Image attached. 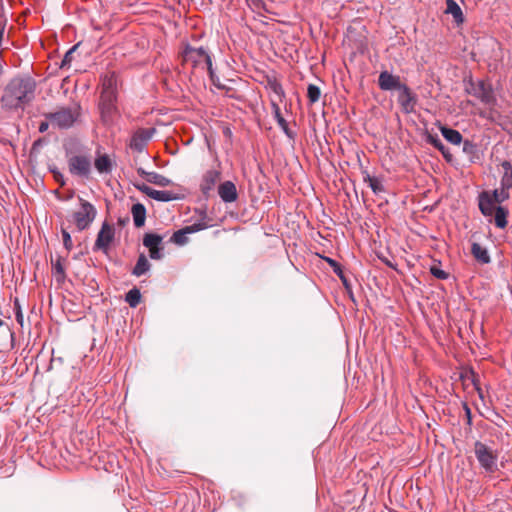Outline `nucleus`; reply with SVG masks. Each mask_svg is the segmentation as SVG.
<instances>
[{
    "mask_svg": "<svg viewBox=\"0 0 512 512\" xmlns=\"http://www.w3.org/2000/svg\"><path fill=\"white\" fill-rule=\"evenodd\" d=\"M49 128V122L48 121H42L40 124H39V127H38V131L40 133H44L48 130Z\"/></svg>",
    "mask_w": 512,
    "mask_h": 512,
    "instance_id": "52",
    "label": "nucleus"
},
{
    "mask_svg": "<svg viewBox=\"0 0 512 512\" xmlns=\"http://www.w3.org/2000/svg\"><path fill=\"white\" fill-rule=\"evenodd\" d=\"M68 168L71 175L88 179L91 174V160L86 155H73L68 158Z\"/></svg>",
    "mask_w": 512,
    "mask_h": 512,
    "instance_id": "7",
    "label": "nucleus"
},
{
    "mask_svg": "<svg viewBox=\"0 0 512 512\" xmlns=\"http://www.w3.org/2000/svg\"><path fill=\"white\" fill-rule=\"evenodd\" d=\"M53 270L56 273V279L58 282H62L65 279V269L62 265L60 259H58L55 263H52Z\"/></svg>",
    "mask_w": 512,
    "mask_h": 512,
    "instance_id": "39",
    "label": "nucleus"
},
{
    "mask_svg": "<svg viewBox=\"0 0 512 512\" xmlns=\"http://www.w3.org/2000/svg\"><path fill=\"white\" fill-rule=\"evenodd\" d=\"M211 219L207 216L206 212H203V217H201L196 222L192 223L191 225H187L189 232L191 234L205 230L207 228H210L212 224L210 223Z\"/></svg>",
    "mask_w": 512,
    "mask_h": 512,
    "instance_id": "28",
    "label": "nucleus"
},
{
    "mask_svg": "<svg viewBox=\"0 0 512 512\" xmlns=\"http://www.w3.org/2000/svg\"><path fill=\"white\" fill-rule=\"evenodd\" d=\"M188 234H191V233L189 232L188 228L185 226L182 229H179L173 233V235L170 238V242L182 246L188 242V238H187Z\"/></svg>",
    "mask_w": 512,
    "mask_h": 512,
    "instance_id": "31",
    "label": "nucleus"
},
{
    "mask_svg": "<svg viewBox=\"0 0 512 512\" xmlns=\"http://www.w3.org/2000/svg\"><path fill=\"white\" fill-rule=\"evenodd\" d=\"M37 83L29 75L12 78L4 88L1 106L6 111L24 110L35 99Z\"/></svg>",
    "mask_w": 512,
    "mask_h": 512,
    "instance_id": "1",
    "label": "nucleus"
},
{
    "mask_svg": "<svg viewBox=\"0 0 512 512\" xmlns=\"http://www.w3.org/2000/svg\"><path fill=\"white\" fill-rule=\"evenodd\" d=\"M278 102L279 101L277 98L271 99V107H272V112H273L274 116H278L279 114H281V110H280Z\"/></svg>",
    "mask_w": 512,
    "mask_h": 512,
    "instance_id": "51",
    "label": "nucleus"
},
{
    "mask_svg": "<svg viewBox=\"0 0 512 512\" xmlns=\"http://www.w3.org/2000/svg\"><path fill=\"white\" fill-rule=\"evenodd\" d=\"M496 416H497V422H500L501 421H505L504 418L502 416H500L498 413H496Z\"/></svg>",
    "mask_w": 512,
    "mask_h": 512,
    "instance_id": "60",
    "label": "nucleus"
},
{
    "mask_svg": "<svg viewBox=\"0 0 512 512\" xmlns=\"http://www.w3.org/2000/svg\"><path fill=\"white\" fill-rule=\"evenodd\" d=\"M472 382H473V384H474V386H475L476 390H477V391H478V393H479V398H481V399H482V398H483V395H482L481 389L478 387V385H477V383H476V381H475L474 379L472 380Z\"/></svg>",
    "mask_w": 512,
    "mask_h": 512,
    "instance_id": "58",
    "label": "nucleus"
},
{
    "mask_svg": "<svg viewBox=\"0 0 512 512\" xmlns=\"http://www.w3.org/2000/svg\"><path fill=\"white\" fill-rule=\"evenodd\" d=\"M114 228L107 222L102 223L101 229L97 234L96 241L93 246V251L107 252L111 242L114 240Z\"/></svg>",
    "mask_w": 512,
    "mask_h": 512,
    "instance_id": "8",
    "label": "nucleus"
},
{
    "mask_svg": "<svg viewBox=\"0 0 512 512\" xmlns=\"http://www.w3.org/2000/svg\"><path fill=\"white\" fill-rule=\"evenodd\" d=\"M324 260L332 268L333 272L339 277V279L341 280V282L344 285V287L346 289H350V287H351L350 281L346 277L342 265L338 261H336L335 259H332L330 257H324Z\"/></svg>",
    "mask_w": 512,
    "mask_h": 512,
    "instance_id": "22",
    "label": "nucleus"
},
{
    "mask_svg": "<svg viewBox=\"0 0 512 512\" xmlns=\"http://www.w3.org/2000/svg\"><path fill=\"white\" fill-rule=\"evenodd\" d=\"M79 202L80 210L74 212L72 217L78 231H83L91 226L97 216V210L92 203L84 200L83 198H79Z\"/></svg>",
    "mask_w": 512,
    "mask_h": 512,
    "instance_id": "4",
    "label": "nucleus"
},
{
    "mask_svg": "<svg viewBox=\"0 0 512 512\" xmlns=\"http://www.w3.org/2000/svg\"><path fill=\"white\" fill-rule=\"evenodd\" d=\"M249 7L253 9H260L263 7L264 3L262 0H246Z\"/></svg>",
    "mask_w": 512,
    "mask_h": 512,
    "instance_id": "50",
    "label": "nucleus"
},
{
    "mask_svg": "<svg viewBox=\"0 0 512 512\" xmlns=\"http://www.w3.org/2000/svg\"><path fill=\"white\" fill-rule=\"evenodd\" d=\"M0 332L4 335H9L11 337V340H14V333L10 330L9 326L0 319Z\"/></svg>",
    "mask_w": 512,
    "mask_h": 512,
    "instance_id": "48",
    "label": "nucleus"
},
{
    "mask_svg": "<svg viewBox=\"0 0 512 512\" xmlns=\"http://www.w3.org/2000/svg\"><path fill=\"white\" fill-rule=\"evenodd\" d=\"M131 214L136 228H141L145 225L147 210L144 204L140 202L133 204Z\"/></svg>",
    "mask_w": 512,
    "mask_h": 512,
    "instance_id": "19",
    "label": "nucleus"
},
{
    "mask_svg": "<svg viewBox=\"0 0 512 512\" xmlns=\"http://www.w3.org/2000/svg\"><path fill=\"white\" fill-rule=\"evenodd\" d=\"M61 233H62V238H63V245H64L65 249L70 251L73 248V243H72L71 235L65 229H62Z\"/></svg>",
    "mask_w": 512,
    "mask_h": 512,
    "instance_id": "44",
    "label": "nucleus"
},
{
    "mask_svg": "<svg viewBox=\"0 0 512 512\" xmlns=\"http://www.w3.org/2000/svg\"><path fill=\"white\" fill-rule=\"evenodd\" d=\"M362 176L363 181L368 183L369 187L375 195H380L386 191L382 179L379 177L371 176L367 169H362Z\"/></svg>",
    "mask_w": 512,
    "mask_h": 512,
    "instance_id": "18",
    "label": "nucleus"
},
{
    "mask_svg": "<svg viewBox=\"0 0 512 512\" xmlns=\"http://www.w3.org/2000/svg\"><path fill=\"white\" fill-rule=\"evenodd\" d=\"M471 254L474 259L482 265L491 263V257L488 249L477 242H473L471 244Z\"/></svg>",
    "mask_w": 512,
    "mask_h": 512,
    "instance_id": "17",
    "label": "nucleus"
},
{
    "mask_svg": "<svg viewBox=\"0 0 512 512\" xmlns=\"http://www.w3.org/2000/svg\"><path fill=\"white\" fill-rule=\"evenodd\" d=\"M94 165L100 174H109L113 169V163L107 154L99 155L95 159Z\"/></svg>",
    "mask_w": 512,
    "mask_h": 512,
    "instance_id": "24",
    "label": "nucleus"
},
{
    "mask_svg": "<svg viewBox=\"0 0 512 512\" xmlns=\"http://www.w3.org/2000/svg\"><path fill=\"white\" fill-rule=\"evenodd\" d=\"M125 301L130 307L135 308L141 301V292L137 287H133L125 294Z\"/></svg>",
    "mask_w": 512,
    "mask_h": 512,
    "instance_id": "32",
    "label": "nucleus"
},
{
    "mask_svg": "<svg viewBox=\"0 0 512 512\" xmlns=\"http://www.w3.org/2000/svg\"><path fill=\"white\" fill-rule=\"evenodd\" d=\"M267 82L269 90L275 95L278 101L282 102L283 98L285 97V92L283 90L281 83L277 81L275 78L268 79Z\"/></svg>",
    "mask_w": 512,
    "mask_h": 512,
    "instance_id": "33",
    "label": "nucleus"
},
{
    "mask_svg": "<svg viewBox=\"0 0 512 512\" xmlns=\"http://www.w3.org/2000/svg\"><path fill=\"white\" fill-rule=\"evenodd\" d=\"M129 222V217H119L117 220L118 225L125 226Z\"/></svg>",
    "mask_w": 512,
    "mask_h": 512,
    "instance_id": "54",
    "label": "nucleus"
},
{
    "mask_svg": "<svg viewBox=\"0 0 512 512\" xmlns=\"http://www.w3.org/2000/svg\"><path fill=\"white\" fill-rule=\"evenodd\" d=\"M398 103L402 107L403 111L405 113H410L414 111V107L417 103V95L411 91V89L404 84L401 86V88L398 90Z\"/></svg>",
    "mask_w": 512,
    "mask_h": 512,
    "instance_id": "11",
    "label": "nucleus"
},
{
    "mask_svg": "<svg viewBox=\"0 0 512 512\" xmlns=\"http://www.w3.org/2000/svg\"><path fill=\"white\" fill-rule=\"evenodd\" d=\"M14 311H15V318L18 324L23 326L24 323V316L21 310V305L18 301V299H15L14 301Z\"/></svg>",
    "mask_w": 512,
    "mask_h": 512,
    "instance_id": "42",
    "label": "nucleus"
},
{
    "mask_svg": "<svg viewBox=\"0 0 512 512\" xmlns=\"http://www.w3.org/2000/svg\"><path fill=\"white\" fill-rule=\"evenodd\" d=\"M463 410L465 412L467 425L472 426V411L466 402L463 403Z\"/></svg>",
    "mask_w": 512,
    "mask_h": 512,
    "instance_id": "49",
    "label": "nucleus"
},
{
    "mask_svg": "<svg viewBox=\"0 0 512 512\" xmlns=\"http://www.w3.org/2000/svg\"><path fill=\"white\" fill-rule=\"evenodd\" d=\"M134 187L139 190L140 192L146 194L148 197H150L151 192L153 191V188L146 185L145 183H135Z\"/></svg>",
    "mask_w": 512,
    "mask_h": 512,
    "instance_id": "45",
    "label": "nucleus"
},
{
    "mask_svg": "<svg viewBox=\"0 0 512 512\" xmlns=\"http://www.w3.org/2000/svg\"><path fill=\"white\" fill-rule=\"evenodd\" d=\"M321 96V89L315 84H309L307 87V98L310 104H315L319 101Z\"/></svg>",
    "mask_w": 512,
    "mask_h": 512,
    "instance_id": "37",
    "label": "nucleus"
},
{
    "mask_svg": "<svg viewBox=\"0 0 512 512\" xmlns=\"http://www.w3.org/2000/svg\"><path fill=\"white\" fill-rule=\"evenodd\" d=\"M220 176L221 172L216 169H210L204 173L200 184V190L206 198L210 195V192L220 179Z\"/></svg>",
    "mask_w": 512,
    "mask_h": 512,
    "instance_id": "13",
    "label": "nucleus"
},
{
    "mask_svg": "<svg viewBox=\"0 0 512 512\" xmlns=\"http://www.w3.org/2000/svg\"><path fill=\"white\" fill-rule=\"evenodd\" d=\"M493 214H494L495 226L499 229H505L508 224V220H507L508 215H509L508 208H506L502 205H498L495 208V211L493 212Z\"/></svg>",
    "mask_w": 512,
    "mask_h": 512,
    "instance_id": "23",
    "label": "nucleus"
},
{
    "mask_svg": "<svg viewBox=\"0 0 512 512\" xmlns=\"http://www.w3.org/2000/svg\"><path fill=\"white\" fill-rule=\"evenodd\" d=\"M49 171L53 174L54 178L60 182L61 185L65 184L64 177L56 166L50 167Z\"/></svg>",
    "mask_w": 512,
    "mask_h": 512,
    "instance_id": "46",
    "label": "nucleus"
},
{
    "mask_svg": "<svg viewBox=\"0 0 512 512\" xmlns=\"http://www.w3.org/2000/svg\"><path fill=\"white\" fill-rule=\"evenodd\" d=\"M7 24V17L4 13V5L2 2H0V30L5 31Z\"/></svg>",
    "mask_w": 512,
    "mask_h": 512,
    "instance_id": "47",
    "label": "nucleus"
},
{
    "mask_svg": "<svg viewBox=\"0 0 512 512\" xmlns=\"http://www.w3.org/2000/svg\"><path fill=\"white\" fill-rule=\"evenodd\" d=\"M430 273L432 276L439 280H446L449 277V273L441 269L439 266L433 265L430 267Z\"/></svg>",
    "mask_w": 512,
    "mask_h": 512,
    "instance_id": "40",
    "label": "nucleus"
},
{
    "mask_svg": "<svg viewBox=\"0 0 512 512\" xmlns=\"http://www.w3.org/2000/svg\"><path fill=\"white\" fill-rule=\"evenodd\" d=\"M501 187L504 188H512V170L508 172H504L502 178L500 180Z\"/></svg>",
    "mask_w": 512,
    "mask_h": 512,
    "instance_id": "41",
    "label": "nucleus"
},
{
    "mask_svg": "<svg viewBox=\"0 0 512 512\" xmlns=\"http://www.w3.org/2000/svg\"><path fill=\"white\" fill-rule=\"evenodd\" d=\"M156 133V129L152 128H139L131 137L129 147L138 153L143 152L149 140Z\"/></svg>",
    "mask_w": 512,
    "mask_h": 512,
    "instance_id": "9",
    "label": "nucleus"
},
{
    "mask_svg": "<svg viewBox=\"0 0 512 512\" xmlns=\"http://www.w3.org/2000/svg\"><path fill=\"white\" fill-rule=\"evenodd\" d=\"M474 454L479 467L486 474H493L498 471V452L485 443L477 440L474 443Z\"/></svg>",
    "mask_w": 512,
    "mask_h": 512,
    "instance_id": "3",
    "label": "nucleus"
},
{
    "mask_svg": "<svg viewBox=\"0 0 512 512\" xmlns=\"http://www.w3.org/2000/svg\"><path fill=\"white\" fill-rule=\"evenodd\" d=\"M404 83L401 82L400 77L393 75L387 70L380 72L378 77V86L383 91L399 90Z\"/></svg>",
    "mask_w": 512,
    "mask_h": 512,
    "instance_id": "12",
    "label": "nucleus"
},
{
    "mask_svg": "<svg viewBox=\"0 0 512 512\" xmlns=\"http://www.w3.org/2000/svg\"><path fill=\"white\" fill-rule=\"evenodd\" d=\"M224 90L226 91L228 97L236 98L233 94H229V92L233 90L231 87H228V86L225 85V89Z\"/></svg>",
    "mask_w": 512,
    "mask_h": 512,
    "instance_id": "57",
    "label": "nucleus"
},
{
    "mask_svg": "<svg viewBox=\"0 0 512 512\" xmlns=\"http://www.w3.org/2000/svg\"><path fill=\"white\" fill-rule=\"evenodd\" d=\"M163 239L164 236L157 233H145L143 237V245L150 250L161 246Z\"/></svg>",
    "mask_w": 512,
    "mask_h": 512,
    "instance_id": "29",
    "label": "nucleus"
},
{
    "mask_svg": "<svg viewBox=\"0 0 512 512\" xmlns=\"http://www.w3.org/2000/svg\"><path fill=\"white\" fill-rule=\"evenodd\" d=\"M137 173L145 178L147 182L155 184L160 187H167L173 184L172 180L157 173V172H148L144 168H137Z\"/></svg>",
    "mask_w": 512,
    "mask_h": 512,
    "instance_id": "14",
    "label": "nucleus"
},
{
    "mask_svg": "<svg viewBox=\"0 0 512 512\" xmlns=\"http://www.w3.org/2000/svg\"><path fill=\"white\" fill-rule=\"evenodd\" d=\"M149 257L153 260H160L164 257V247L159 246L149 250Z\"/></svg>",
    "mask_w": 512,
    "mask_h": 512,
    "instance_id": "43",
    "label": "nucleus"
},
{
    "mask_svg": "<svg viewBox=\"0 0 512 512\" xmlns=\"http://www.w3.org/2000/svg\"><path fill=\"white\" fill-rule=\"evenodd\" d=\"M218 194L224 203H231L237 200L238 193L232 181H225L218 187Z\"/></svg>",
    "mask_w": 512,
    "mask_h": 512,
    "instance_id": "15",
    "label": "nucleus"
},
{
    "mask_svg": "<svg viewBox=\"0 0 512 512\" xmlns=\"http://www.w3.org/2000/svg\"><path fill=\"white\" fill-rule=\"evenodd\" d=\"M203 212H206V211H205V210H201V211L199 212L200 218H201V217H203Z\"/></svg>",
    "mask_w": 512,
    "mask_h": 512,
    "instance_id": "61",
    "label": "nucleus"
},
{
    "mask_svg": "<svg viewBox=\"0 0 512 512\" xmlns=\"http://www.w3.org/2000/svg\"><path fill=\"white\" fill-rule=\"evenodd\" d=\"M80 43H77L75 44L74 46H72L64 55L62 61H61V64H60V68L64 69V68H69L70 65H71V62H72V59H73V54L74 52L77 50V48L79 47Z\"/></svg>",
    "mask_w": 512,
    "mask_h": 512,
    "instance_id": "38",
    "label": "nucleus"
},
{
    "mask_svg": "<svg viewBox=\"0 0 512 512\" xmlns=\"http://www.w3.org/2000/svg\"><path fill=\"white\" fill-rule=\"evenodd\" d=\"M278 126L282 130V132L290 139L294 140L296 138V132L289 128L288 122L279 114L278 116H274Z\"/></svg>",
    "mask_w": 512,
    "mask_h": 512,
    "instance_id": "34",
    "label": "nucleus"
},
{
    "mask_svg": "<svg viewBox=\"0 0 512 512\" xmlns=\"http://www.w3.org/2000/svg\"><path fill=\"white\" fill-rule=\"evenodd\" d=\"M45 117L57 128L67 130L77 121L79 112L69 107H64L58 111L45 114Z\"/></svg>",
    "mask_w": 512,
    "mask_h": 512,
    "instance_id": "5",
    "label": "nucleus"
},
{
    "mask_svg": "<svg viewBox=\"0 0 512 512\" xmlns=\"http://www.w3.org/2000/svg\"><path fill=\"white\" fill-rule=\"evenodd\" d=\"M117 84L113 77L106 78L102 85L99 109L103 121H108L116 111Z\"/></svg>",
    "mask_w": 512,
    "mask_h": 512,
    "instance_id": "2",
    "label": "nucleus"
},
{
    "mask_svg": "<svg viewBox=\"0 0 512 512\" xmlns=\"http://www.w3.org/2000/svg\"><path fill=\"white\" fill-rule=\"evenodd\" d=\"M446 6V13L451 14L457 24H462L464 22V15L457 2L455 0H446Z\"/></svg>",
    "mask_w": 512,
    "mask_h": 512,
    "instance_id": "26",
    "label": "nucleus"
},
{
    "mask_svg": "<svg viewBox=\"0 0 512 512\" xmlns=\"http://www.w3.org/2000/svg\"><path fill=\"white\" fill-rule=\"evenodd\" d=\"M501 166L504 169V172H508V171L512 170V164L510 161H507V160L503 161L501 163Z\"/></svg>",
    "mask_w": 512,
    "mask_h": 512,
    "instance_id": "53",
    "label": "nucleus"
},
{
    "mask_svg": "<svg viewBox=\"0 0 512 512\" xmlns=\"http://www.w3.org/2000/svg\"><path fill=\"white\" fill-rule=\"evenodd\" d=\"M496 416H497V422H500L501 421H505L504 418L502 416H500L498 413H496Z\"/></svg>",
    "mask_w": 512,
    "mask_h": 512,
    "instance_id": "59",
    "label": "nucleus"
},
{
    "mask_svg": "<svg viewBox=\"0 0 512 512\" xmlns=\"http://www.w3.org/2000/svg\"><path fill=\"white\" fill-rule=\"evenodd\" d=\"M182 57L185 62H190L193 67H197L203 59L207 65V57H211L204 47L195 48L186 43L182 51Z\"/></svg>",
    "mask_w": 512,
    "mask_h": 512,
    "instance_id": "10",
    "label": "nucleus"
},
{
    "mask_svg": "<svg viewBox=\"0 0 512 512\" xmlns=\"http://www.w3.org/2000/svg\"><path fill=\"white\" fill-rule=\"evenodd\" d=\"M150 198L159 202H170L178 199L177 196L171 191L155 190L151 192Z\"/></svg>",
    "mask_w": 512,
    "mask_h": 512,
    "instance_id": "30",
    "label": "nucleus"
},
{
    "mask_svg": "<svg viewBox=\"0 0 512 512\" xmlns=\"http://www.w3.org/2000/svg\"><path fill=\"white\" fill-rule=\"evenodd\" d=\"M151 268V264L148 261L147 257L142 253L139 255L136 265L132 269V275L136 277H140L149 271Z\"/></svg>",
    "mask_w": 512,
    "mask_h": 512,
    "instance_id": "27",
    "label": "nucleus"
},
{
    "mask_svg": "<svg viewBox=\"0 0 512 512\" xmlns=\"http://www.w3.org/2000/svg\"><path fill=\"white\" fill-rule=\"evenodd\" d=\"M382 260V262H384L388 267L390 268H393L395 269V266L393 265V263L391 261H389L388 259L386 258H380Z\"/></svg>",
    "mask_w": 512,
    "mask_h": 512,
    "instance_id": "56",
    "label": "nucleus"
},
{
    "mask_svg": "<svg viewBox=\"0 0 512 512\" xmlns=\"http://www.w3.org/2000/svg\"><path fill=\"white\" fill-rule=\"evenodd\" d=\"M462 144V151L468 156L470 162L475 163L477 160L480 159L479 148L476 143H474L471 140L464 139Z\"/></svg>",
    "mask_w": 512,
    "mask_h": 512,
    "instance_id": "25",
    "label": "nucleus"
},
{
    "mask_svg": "<svg viewBox=\"0 0 512 512\" xmlns=\"http://www.w3.org/2000/svg\"><path fill=\"white\" fill-rule=\"evenodd\" d=\"M495 201H493V198L490 196L489 191H483L478 196V206L479 210L485 217H490L493 215V212L495 211Z\"/></svg>",
    "mask_w": 512,
    "mask_h": 512,
    "instance_id": "16",
    "label": "nucleus"
},
{
    "mask_svg": "<svg viewBox=\"0 0 512 512\" xmlns=\"http://www.w3.org/2000/svg\"><path fill=\"white\" fill-rule=\"evenodd\" d=\"M207 70L212 84L218 89H225V85L220 82V79L213 68L211 57H207Z\"/></svg>",
    "mask_w": 512,
    "mask_h": 512,
    "instance_id": "36",
    "label": "nucleus"
},
{
    "mask_svg": "<svg viewBox=\"0 0 512 512\" xmlns=\"http://www.w3.org/2000/svg\"><path fill=\"white\" fill-rule=\"evenodd\" d=\"M440 132L444 139L453 145H460L464 141L462 134L451 127L441 125Z\"/></svg>",
    "mask_w": 512,
    "mask_h": 512,
    "instance_id": "21",
    "label": "nucleus"
},
{
    "mask_svg": "<svg viewBox=\"0 0 512 512\" xmlns=\"http://www.w3.org/2000/svg\"><path fill=\"white\" fill-rule=\"evenodd\" d=\"M489 192H490L491 198H493V201H495V203H497L499 205L502 202L508 200L509 197H510L509 189L501 187V186H500V190L494 189V190L489 191Z\"/></svg>",
    "mask_w": 512,
    "mask_h": 512,
    "instance_id": "35",
    "label": "nucleus"
},
{
    "mask_svg": "<svg viewBox=\"0 0 512 512\" xmlns=\"http://www.w3.org/2000/svg\"><path fill=\"white\" fill-rule=\"evenodd\" d=\"M41 145H42V139H37L36 141H34V143L32 145V149L35 150L38 147H41Z\"/></svg>",
    "mask_w": 512,
    "mask_h": 512,
    "instance_id": "55",
    "label": "nucleus"
},
{
    "mask_svg": "<svg viewBox=\"0 0 512 512\" xmlns=\"http://www.w3.org/2000/svg\"><path fill=\"white\" fill-rule=\"evenodd\" d=\"M466 92L473 95L484 104H492L496 100L491 84L483 80H478L477 82H474L472 79L469 80L466 86Z\"/></svg>",
    "mask_w": 512,
    "mask_h": 512,
    "instance_id": "6",
    "label": "nucleus"
},
{
    "mask_svg": "<svg viewBox=\"0 0 512 512\" xmlns=\"http://www.w3.org/2000/svg\"><path fill=\"white\" fill-rule=\"evenodd\" d=\"M426 140L430 145H432L435 149L441 152L446 161H452V154L450 153L449 149L444 145V143L437 134H428Z\"/></svg>",
    "mask_w": 512,
    "mask_h": 512,
    "instance_id": "20",
    "label": "nucleus"
}]
</instances>
